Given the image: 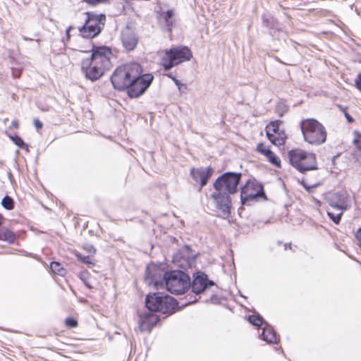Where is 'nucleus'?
<instances>
[{
    "mask_svg": "<svg viewBox=\"0 0 361 361\" xmlns=\"http://www.w3.org/2000/svg\"><path fill=\"white\" fill-rule=\"evenodd\" d=\"M261 197L267 199L263 185L256 180H249L241 188L240 200L242 204H245L250 201H254Z\"/></svg>",
    "mask_w": 361,
    "mask_h": 361,
    "instance_id": "10",
    "label": "nucleus"
},
{
    "mask_svg": "<svg viewBox=\"0 0 361 361\" xmlns=\"http://www.w3.org/2000/svg\"><path fill=\"white\" fill-rule=\"evenodd\" d=\"M288 111V106L283 102H279L276 106V112L279 116L282 117Z\"/></svg>",
    "mask_w": 361,
    "mask_h": 361,
    "instance_id": "26",
    "label": "nucleus"
},
{
    "mask_svg": "<svg viewBox=\"0 0 361 361\" xmlns=\"http://www.w3.org/2000/svg\"><path fill=\"white\" fill-rule=\"evenodd\" d=\"M269 141L274 145L280 146L283 145L285 143V137L281 136L279 134L276 135V134H273L272 133H268L267 135Z\"/></svg>",
    "mask_w": 361,
    "mask_h": 361,
    "instance_id": "21",
    "label": "nucleus"
},
{
    "mask_svg": "<svg viewBox=\"0 0 361 361\" xmlns=\"http://www.w3.org/2000/svg\"><path fill=\"white\" fill-rule=\"evenodd\" d=\"M85 249L90 253V254H94L96 250L94 248V247L91 245H86L85 246Z\"/></svg>",
    "mask_w": 361,
    "mask_h": 361,
    "instance_id": "36",
    "label": "nucleus"
},
{
    "mask_svg": "<svg viewBox=\"0 0 361 361\" xmlns=\"http://www.w3.org/2000/svg\"><path fill=\"white\" fill-rule=\"evenodd\" d=\"M287 247H288L287 244H285V245H284V249H285V250H286V249H287Z\"/></svg>",
    "mask_w": 361,
    "mask_h": 361,
    "instance_id": "45",
    "label": "nucleus"
},
{
    "mask_svg": "<svg viewBox=\"0 0 361 361\" xmlns=\"http://www.w3.org/2000/svg\"><path fill=\"white\" fill-rule=\"evenodd\" d=\"M355 237L358 241V245L361 247V228L357 231Z\"/></svg>",
    "mask_w": 361,
    "mask_h": 361,
    "instance_id": "38",
    "label": "nucleus"
},
{
    "mask_svg": "<svg viewBox=\"0 0 361 361\" xmlns=\"http://www.w3.org/2000/svg\"><path fill=\"white\" fill-rule=\"evenodd\" d=\"M195 254L188 245L180 249L173 257V262L181 269L192 268L195 264Z\"/></svg>",
    "mask_w": 361,
    "mask_h": 361,
    "instance_id": "11",
    "label": "nucleus"
},
{
    "mask_svg": "<svg viewBox=\"0 0 361 361\" xmlns=\"http://www.w3.org/2000/svg\"><path fill=\"white\" fill-rule=\"evenodd\" d=\"M342 111L345 114V112H347L346 109H342Z\"/></svg>",
    "mask_w": 361,
    "mask_h": 361,
    "instance_id": "44",
    "label": "nucleus"
},
{
    "mask_svg": "<svg viewBox=\"0 0 361 361\" xmlns=\"http://www.w3.org/2000/svg\"><path fill=\"white\" fill-rule=\"evenodd\" d=\"M213 172L214 170L212 167L192 168L190 169L191 176L196 182L200 181L201 188L207 184L208 180L212 176Z\"/></svg>",
    "mask_w": 361,
    "mask_h": 361,
    "instance_id": "17",
    "label": "nucleus"
},
{
    "mask_svg": "<svg viewBox=\"0 0 361 361\" xmlns=\"http://www.w3.org/2000/svg\"><path fill=\"white\" fill-rule=\"evenodd\" d=\"M330 208L327 210V215L336 224L341 221L343 212L347 209V204L344 200H331Z\"/></svg>",
    "mask_w": 361,
    "mask_h": 361,
    "instance_id": "15",
    "label": "nucleus"
},
{
    "mask_svg": "<svg viewBox=\"0 0 361 361\" xmlns=\"http://www.w3.org/2000/svg\"><path fill=\"white\" fill-rule=\"evenodd\" d=\"M282 123L281 121L276 120L274 121L270 122L269 125L266 127V133H272L273 134H278V131L279 130V126Z\"/></svg>",
    "mask_w": 361,
    "mask_h": 361,
    "instance_id": "22",
    "label": "nucleus"
},
{
    "mask_svg": "<svg viewBox=\"0 0 361 361\" xmlns=\"http://www.w3.org/2000/svg\"><path fill=\"white\" fill-rule=\"evenodd\" d=\"M76 257L78 260H80L84 264L89 265V267H90V265L94 264V263L91 261V258L90 256H84L82 254L78 253L76 254Z\"/></svg>",
    "mask_w": 361,
    "mask_h": 361,
    "instance_id": "30",
    "label": "nucleus"
},
{
    "mask_svg": "<svg viewBox=\"0 0 361 361\" xmlns=\"http://www.w3.org/2000/svg\"><path fill=\"white\" fill-rule=\"evenodd\" d=\"M284 63V64H286V65H288V66L292 65V64H291V63Z\"/></svg>",
    "mask_w": 361,
    "mask_h": 361,
    "instance_id": "46",
    "label": "nucleus"
},
{
    "mask_svg": "<svg viewBox=\"0 0 361 361\" xmlns=\"http://www.w3.org/2000/svg\"><path fill=\"white\" fill-rule=\"evenodd\" d=\"M145 281L148 284H151V283L153 281L152 276L150 275L149 269L148 267L146 269Z\"/></svg>",
    "mask_w": 361,
    "mask_h": 361,
    "instance_id": "34",
    "label": "nucleus"
},
{
    "mask_svg": "<svg viewBox=\"0 0 361 361\" xmlns=\"http://www.w3.org/2000/svg\"><path fill=\"white\" fill-rule=\"evenodd\" d=\"M357 147L361 149V140L358 141Z\"/></svg>",
    "mask_w": 361,
    "mask_h": 361,
    "instance_id": "42",
    "label": "nucleus"
},
{
    "mask_svg": "<svg viewBox=\"0 0 361 361\" xmlns=\"http://www.w3.org/2000/svg\"><path fill=\"white\" fill-rule=\"evenodd\" d=\"M11 127L13 128H18V122L17 120L13 121L11 123Z\"/></svg>",
    "mask_w": 361,
    "mask_h": 361,
    "instance_id": "40",
    "label": "nucleus"
},
{
    "mask_svg": "<svg viewBox=\"0 0 361 361\" xmlns=\"http://www.w3.org/2000/svg\"><path fill=\"white\" fill-rule=\"evenodd\" d=\"M288 159L290 164L302 173L317 169V158L314 153L294 149L289 151Z\"/></svg>",
    "mask_w": 361,
    "mask_h": 361,
    "instance_id": "6",
    "label": "nucleus"
},
{
    "mask_svg": "<svg viewBox=\"0 0 361 361\" xmlns=\"http://www.w3.org/2000/svg\"><path fill=\"white\" fill-rule=\"evenodd\" d=\"M154 80L153 75L150 73H142V67L140 71L137 72L130 83L126 90L127 94L130 98H138L142 95L149 87Z\"/></svg>",
    "mask_w": 361,
    "mask_h": 361,
    "instance_id": "8",
    "label": "nucleus"
},
{
    "mask_svg": "<svg viewBox=\"0 0 361 361\" xmlns=\"http://www.w3.org/2000/svg\"><path fill=\"white\" fill-rule=\"evenodd\" d=\"M66 325L70 328H75L78 326V322L73 317H68L65 321Z\"/></svg>",
    "mask_w": 361,
    "mask_h": 361,
    "instance_id": "32",
    "label": "nucleus"
},
{
    "mask_svg": "<svg viewBox=\"0 0 361 361\" xmlns=\"http://www.w3.org/2000/svg\"><path fill=\"white\" fill-rule=\"evenodd\" d=\"M51 269L59 275H63L64 274V269L61 264L57 262H52L50 264Z\"/></svg>",
    "mask_w": 361,
    "mask_h": 361,
    "instance_id": "27",
    "label": "nucleus"
},
{
    "mask_svg": "<svg viewBox=\"0 0 361 361\" xmlns=\"http://www.w3.org/2000/svg\"><path fill=\"white\" fill-rule=\"evenodd\" d=\"M257 151L266 157L267 154V152H271V149L266 147L263 143H259L257 146Z\"/></svg>",
    "mask_w": 361,
    "mask_h": 361,
    "instance_id": "31",
    "label": "nucleus"
},
{
    "mask_svg": "<svg viewBox=\"0 0 361 361\" xmlns=\"http://www.w3.org/2000/svg\"><path fill=\"white\" fill-rule=\"evenodd\" d=\"M192 56V52L187 47H177L166 49L161 60L164 69L169 71L175 66L190 61Z\"/></svg>",
    "mask_w": 361,
    "mask_h": 361,
    "instance_id": "7",
    "label": "nucleus"
},
{
    "mask_svg": "<svg viewBox=\"0 0 361 361\" xmlns=\"http://www.w3.org/2000/svg\"><path fill=\"white\" fill-rule=\"evenodd\" d=\"M355 82L357 88L361 92V73L357 75Z\"/></svg>",
    "mask_w": 361,
    "mask_h": 361,
    "instance_id": "35",
    "label": "nucleus"
},
{
    "mask_svg": "<svg viewBox=\"0 0 361 361\" xmlns=\"http://www.w3.org/2000/svg\"><path fill=\"white\" fill-rule=\"evenodd\" d=\"M141 66L137 63H126L118 67L111 77L114 87L118 90H126Z\"/></svg>",
    "mask_w": 361,
    "mask_h": 361,
    "instance_id": "5",
    "label": "nucleus"
},
{
    "mask_svg": "<svg viewBox=\"0 0 361 361\" xmlns=\"http://www.w3.org/2000/svg\"><path fill=\"white\" fill-rule=\"evenodd\" d=\"M345 116L348 123H353L354 121L353 118L348 112L345 113Z\"/></svg>",
    "mask_w": 361,
    "mask_h": 361,
    "instance_id": "39",
    "label": "nucleus"
},
{
    "mask_svg": "<svg viewBox=\"0 0 361 361\" xmlns=\"http://www.w3.org/2000/svg\"><path fill=\"white\" fill-rule=\"evenodd\" d=\"M34 125L37 129H41L43 126L42 123L38 119L34 120Z\"/></svg>",
    "mask_w": 361,
    "mask_h": 361,
    "instance_id": "37",
    "label": "nucleus"
},
{
    "mask_svg": "<svg viewBox=\"0 0 361 361\" xmlns=\"http://www.w3.org/2000/svg\"><path fill=\"white\" fill-rule=\"evenodd\" d=\"M267 154L266 157L269 160V161L276 166V167H281V161L279 157L271 150V152H267Z\"/></svg>",
    "mask_w": 361,
    "mask_h": 361,
    "instance_id": "24",
    "label": "nucleus"
},
{
    "mask_svg": "<svg viewBox=\"0 0 361 361\" xmlns=\"http://www.w3.org/2000/svg\"><path fill=\"white\" fill-rule=\"evenodd\" d=\"M304 140L308 144L319 146L326 140V128L317 119L305 118L300 123Z\"/></svg>",
    "mask_w": 361,
    "mask_h": 361,
    "instance_id": "3",
    "label": "nucleus"
},
{
    "mask_svg": "<svg viewBox=\"0 0 361 361\" xmlns=\"http://www.w3.org/2000/svg\"><path fill=\"white\" fill-rule=\"evenodd\" d=\"M241 173L226 172L213 183L214 191L211 195L215 207L224 215H229L231 208V195L238 192Z\"/></svg>",
    "mask_w": 361,
    "mask_h": 361,
    "instance_id": "1",
    "label": "nucleus"
},
{
    "mask_svg": "<svg viewBox=\"0 0 361 361\" xmlns=\"http://www.w3.org/2000/svg\"><path fill=\"white\" fill-rule=\"evenodd\" d=\"M121 40L123 47L128 51H133L137 47L139 37L135 32L128 26H126L121 31Z\"/></svg>",
    "mask_w": 361,
    "mask_h": 361,
    "instance_id": "16",
    "label": "nucleus"
},
{
    "mask_svg": "<svg viewBox=\"0 0 361 361\" xmlns=\"http://www.w3.org/2000/svg\"><path fill=\"white\" fill-rule=\"evenodd\" d=\"M159 321V317L152 312L142 314L139 319L140 329L142 331H150Z\"/></svg>",
    "mask_w": 361,
    "mask_h": 361,
    "instance_id": "18",
    "label": "nucleus"
},
{
    "mask_svg": "<svg viewBox=\"0 0 361 361\" xmlns=\"http://www.w3.org/2000/svg\"><path fill=\"white\" fill-rule=\"evenodd\" d=\"M154 286L157 289L166 286L167 290L172 294L181 295L190 288V279L188 274L180 270L166 272L162 281H154Z\"/></svg>",
    "mask_w": 361,
    "mask_h": 361,
    "instance_id": "2",
    "label": "nucleus"
},
{
    "mask_svg": "<svg viewBox=\"0 0 361 361\" xmlns=\"http://www.w3.org/2000/svg\"><path fill=\"white\" fill-rule=\"evenodd\" d=\"M87 19L85 23L79 28L80 35L85 38H93L98 35L102 27L100 24L104 25L106 16L104 14H94L91 12H87Z\"/></svg>",
    "mask_w": 361,
    "mask_h": 361,
    "instance_id": "9",
    "label": "nucleus"
},
{
    "mask_svg": "<svg viewBox=\"0 0 361 361\" xmlns=\"http://www.w3.org/2000/svg\"><path fill=\"white\" fill-rule=\"evenodd\" d=\"M214 282L208 279L206 274L198 271L193 274V281L190 283V287L192 291L196 295L205 292L207 289L214 286Z\"/></svg>",
    "mask_w": 361,
    "mask_h": 361,
    "instance_id": "13",
    "label": "nucleus"
},
{
    "mask_svg": "<svg viewBox=\"0 0 361 361\" xmlns=\"http://www.w3.org/2000/svg\"><path fill=\"white\" fill-rule=\"evenodd\" d=\"M302 184H303V185H304V187H305V188H307V186H306V185L304 183V182H302Z\"/></svg>",
    "mask_w": 361,
    "mask_h": 361,
    "instance_id": "47",
    "label": "nucleus"
},
{
    "mask_svg": "<svg viewBox=\"0 0 361 361\" xmlns=\"http://www.w3.org/2000/svg\"><path fill=\"white\" fill-rule=\"evenodd\" d=\"M173 16L174 13L173 10H168L164 15V20L166 26L167 27L168 30H171V27L173 24Z\"/></svg>",
    "mask_w": 361,
    "mask_h": 361,
    "instance_id": "23",
    "label": "nucleus"
},
{
    "mask_svg": "<svg viewBox=\"0 0 361 361\" xmlns=\"http://www.w3.org/2000/svg\"><path fill=\"white\" fill-rule=\"evenodd\" d=\"M0 240L6 241L10 244H12L16 240V235L10 229L2 227L0 228Z\"/></svg>",
    "mask_w": 361,
    "mask_h": 361,
    "instance_id": "20",
    "label": "nucleus"
},
{
    "mask_svg": "<svg viewBox=\"0 0 361 361\" xmlns=\"http://www.w3.org/2000/svg\"><path fill=\"white\" fill-rule=\"evenodd\" d=\"M169 78H171L173 80V81L174 82V83L176 84V85L178 87V90L180 92V93H183V92H185V90H187V86L185 84H183L180 82V80H178V79L176 78V77H174L172 73H169L167 75Z\"/></svg>",
    "mask_w": 361,
    "mask_h": 361,
    "instance_id": "28",
    "label": "nucleus"
},
{
    "mask_svg": "<svg viewBox=\"0 0 361 361\" xmlns=\"http://www.w3.org/2000/svg\"><path fill=\"white\" fill-rule=\"evenodd\" d=\"M145 305L151 312H159L162 314H171L178 306V302L169 295L163 293H154L147 295Z\"/></svg>",
    "mask_w": 361,
    "mask_h": 361,
    "instance_id": "4",
    "label": "nucleus"
},
{
    "mask_svg": "<svg viewBox=\"0 0 361 361\" xmlns=\"http://www.w3.org/2000/svg\"><path fill=\"white\" fill-rule=\"evenodd\" d=\"M73 29V27L72 26H69L66 31V36L68 38H70V31Z\"/></svg>",
    "mask_w": 361,
    "mask_h": 361,
    "instance_id": "41",
    "label": "nucleus"
},
{
    "mask_svg": "<svg viewBox=\"0 0 361 361\" xmlns=\"http://www.w3.org/2000/svg\"><path fill=\"white\" fill-rule=\"evenodd\" d=\"M23 39L24 40H31V39H28V38H27V37H23Z\"/></svg>",
    "mask_w": 361,
    "mask_h": 361,
    "instance_id": "43",
    "label": "nucleus"
},
{
    "mask_svg": "<svg viewBox=\"0 0 361 361\" xmlns=\"http://www.w3.org/2000/svg\"><path fill=\"white\" fill-rule=\"evenodd\" d=\"M262 336L263 340L269 343H276L278 341L276 333L270 327L263 329Z\"/></svg>",
    "mask_w": 361,
    "mask_h": 361,
    "instance_id": "19",
    "label": "nucleus"
},
{
    "mask_svg": "<svg viewBox=\"0 0 361 361\" xmlns=\"http://www.w3.org/2000/svg\"><path fill=\"white\" fill-rule=\"evenodd\" d=\"M105 69L95 64L91 60L84 59L82 61V71L85 78L91 81L99 80L105 72Z\"/></svg>",
    "mask_w": 361,
    "mask_h": 361,
    "instance_id": "14",
    "label": "nucleus"
},
{
    "mask_svg": "<svg viewBox=\"0 0 361 361\" xmlns=\"http://www.w3.org/2000/svg\"><path fill=\"white\" fill-rule=\"evenodd\" d=\"M13 142L20 148H23L25 145L24 141L18 135L11 137Z\"/></svg>",
    "mask_w": 361,
    "mask_h": 361,
    "instance_id": "33",
    "label": "nucleus"
},
{
    "mask_svg": "<svg viewBox=\"0 0 361 361\" xmlns=\"http://www.w3.org/2000/svg\"><path fill=\"white\" fill-rule=\"evenodd\" d=\"M248 321L256 326H260L263 324L264 320L263 318L260 316H256V315H250L248 317Z\"/></svg>",
    "mask_w": 361,
    "mask_h": 361,
    "instance_id": "29",
    "label": "nucleus"
},
{
    "mask_svg": "<svg viewBox=\"0 0 361 361\" xmlns=\"http://www.w3.org/2000/svg\"><path fill=\"white\" fill-rule=\"evenodd\" d=\"M1 204L2 206L8 209V210H11V209H13V207H14V202H13V200L8 196V195H6L1 200Z\"/></svg>",
    "mask_w": 361,
    "mask_h": 361,
    "instance_id": "25",
    "label": "nucleus"
},
{
    "mask_svg": "<svg viewBox=\"0 0 361 361\" xmlns=\"http://www.w3.org/2000/svg\"><path fill=\"white\" fill-rule=\"evenodd\" d=\"M91 57L87 59L91 60L92 63L97 64L105 70H107L111 66L110 58L112 55L111 49L106 47H95L92 46Z\"/></svg>",
    "mask_w": 361,
    "mask_h": 361,
    "instance_id": "12",
    "label": "nucleus"
}]
</instances>
